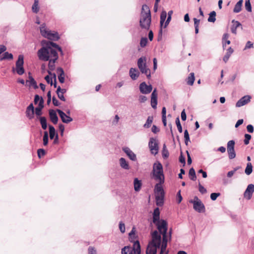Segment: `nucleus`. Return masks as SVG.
Segmentation results:
<instances>
[{"instance_id": "32", "label": "nucleus", "mask_w": 254, "mask_h": 254, "mask_svg": "<svg viewBox=\"0 0 254 254\" xmlns=\"http://www.w3.org/2000/svg\"><path fill=\"white\" fill-rule=\"evenodd\" d=\"M189 175L190 179L191 180L195 181L196 179L195 172L193 168H191V169H190Z\"/></svg>"}, {"instance_id": "19", "label": "nucleus", "mask_w": 254, "mask_h": 254, "mask_svg": "<svg viewBox=\"0 0 254 254\" xmlns=\"http://www.w3.org/2000/svg\"><path fill=\"white\" fill-rule=\"evenodd\" d=\"M34 108L32 103L30 104L27 108L26 115L28 118L32 119L34 117Z\"/></svg>"}, {"instance_id": "1", "label": "nucleus", "mask_w": 254, "mask_h": 254, "mask_svg": "<svg viewBox=\"0 0 254 254\" xmlns=\"http://www.w3.org/2000/svg\"><path fill=\"white\" fill-rule=\"evenodd\" d=\"M42 45L45 46L39 49L37 52L38 57L41 61H48L53 58L54 60H58V51L63 54L61 48L55 43L43 40L42 41Z\"/></svg>"}, {"instance_id": "6", "label": "nucleus", "mask_w": 254, "mask_h": 254, "mask_svg": "<svg viewBox=\"0 0 254 254\" xmlns=\"http://www.w3.org/2000/svg\"><path fill=\"white\" fill-rule=\"evenodd\" d=\"M41 35L50 40L56 41L59 39V36L57 32L52 31L49 30L45 24L41 25L40 27Z\"/></svg>"}, {"instance_id": "21", "label": "nucleus", "mask_w": 254, "mask_h": 254, "mask_svg": "<svg viewBox=\"0 0 254 254\" xmlns=\"http://www.w3.org/2000/svg\"><path fill=\"white\" fill-rule=\"evenodd\" d=\"M49 116L52 122L54 124H57L58 122V117L56 112L53 110H50L49 111Z\"/></svg>"}, {"instance_id": "58", "label": "nucleus", "mask_w": 254, "mask_h": 254, "mask_svg": "<svg viewBox=\"0 0 254 254\" xmlns=\"http://www.w3.org/2000/svg\"><path fill=\"white\" fill-rule=\"evenodd\" d=\"M138 100L140 103H144L147 100V98L144 95H140L139 97Z\"/></svg>"}, {"instance_id": "14", "label": "nucleus", "mask_w": 254, "mask_h": 254, "mask_svg": "<svg viewBox=\"0 0 254 254\" xmlns=\"http://www.w3.org/2000/svg\"><path fill=\"white\" fill-rule=\"evenodd\" d=\"M57 60H54V58L49 60V64H48V72L49 75L53 76V78L56 80V75L55 73H52V71H53L55 68V63Z\"/></svg>"}, {"instance_id": "56", "label": "nucleus", "mask_w": 254, "mask_h": 254, "mask_svg": "<svg viewBox=\"0 0 254 254\" xmlns=\"http://www.w3.org/2000/svg\"><path fill=\"white\" fill-rule=\"evenodd\" d=\"M220 195V193H212L210 194V198L212 200H215L217 199V198Z\"/></svg>"}, {"instance_id": "27", "label": "nucleus", "mask_w": 254, "mask_h": 254, "mask_svg": "<svg viewBox=\"0 0 254 254\" xmlns=\"http://www.w3.org/2000/svg\"><path fill=\"white\" fill-rule=\"evenodd\" d=\"M167 12L165 10H163L161 13L160 15V32H162V28H164V22H165L166 17H167Z\"/></svg>"}, {"instance_id": "59", "label": "nucleus", "mask_w": 254, "mask_h": 254, "mask_svg": "<svg viewBox=\"0 0 254 254\" xmlns=\"http://www.w3.org/2000/svg\"><path fill=\"white\" fill-rule=\"evenodd\" d=\"M52 78H53V77H50L49 75H47L45 77V79L46 81H47V82L48 83L50 84L51 85H53Z\"/></svg>"}, {"instance_id": "25", "label": "nucleus", "mask_w": 254, "mask_h": 254, "mask_svg": "<svg viewBox=\"0 0 254 254\" xmlns=\"http://www.w3.org/2000/svg\"><path fill=\"white\" fill-rule=\"evenodd\" d=\"M57 72L59 74L58 76L59 81L63 83L64 82V72L63 69L61 67H58Z\"/></svg>"}, {"instance_id": "47", "label": "nucleus", "mask_w": 254, "mask_h": 254, "mask_svg": "<svg viewBox=\"0 0 254 254\" xmlns=\"http://www.w3.org/2000/svg\"><path fill=\"white\" fill-rule=\"evenodd\" d=\"M245 8L248 11H252V6L250 0H245Z\"/></svg>"}, {"instance_id": "57", "label": "nucleus", "mask_w": 254, "mask_h": 254, "mask_svg": "<svg viewBox=\"0 0 254 254\" xmlns=\"http://www.w3.org/2000/svg\"><path fill=\"white\" fill-rule=\"evenodd\" d=\"M45 153L46 152L43 149H39L38 150V155L39 158H41V156H44Z\"/></svg>"}, {"instance_id": "39", "label": "nucleus", "mask_w": 254, "mask_h": 254, "mask_svg": "<svg viewBox=\"0 0 254 254\" xmlns=\"http://www.w3.org/2000/svg\"><path fill=\"white\" fill-rule=\"evenodd\" d=\"M49 134L50 137L51 139H53L56 134L55 129L54 127L49 126Z\"/></svg>"}, {"instance_id": "37", "label": "nucleus", "mask_w": 254, "mask_h": 254, "mask_svg": "<svg viewBox=\"0 0 254 254\" xmlns=\"http://www.w3.org/2000/svg\"><path fill=\"white\" fill-rule=\"evenodd\" d=\"M252 171H253V166L251 163H248L247 165V167H246V168L245 171V173L247 175H249L252 173Z\"/></svg>"}, {"instance_id": "8", "label": "nucleus", "mask_w": 254, "mask_h": 254, "mask_svg": "<svg viewBox=\"0 0 254 254\" xmlns=\"http://www.w3.org/2000/svg\"><path fill=\"white\" fill-rule=\"evenodd\" d=\"M137 66L140 71L145 74L147 78H150L151 76L150 71L146 65V59L144 57H142L138 59L137 61Z\"/></svg>"}, {"instance_id": "15", "label": "nucleus", "mask_w": 254, "mask_h": 254, "mask_svg": "<svg viewBox=\"0 0 254 254\" xmlns=\"http://www.w3.org/2000/svg\"><path fill=\"white\" fill-rule=\"evenodd\" d=\"M57 112L58 113L60 118L62 119V121L63 123L68 124L70 122H71L72 121V119L66 115L63 111L62 110H60L59 109H58L57 110Z\"/></svg>"}, {"instance_id": "12", "label": "nucleus", "mask_w": 254, "mask_h": 254, "mask_svg": "<svg viewBox=\"0 0 254 254\" xmlns=\"http://www.w3.org/2000/svg\"><path fill=\"white\" fill-rule=\"evenodd\" d=\"M152 90L151 85H147L145 82L141 83L139 85V90L140 92L144 94L150 93Z\"/></svg>"}, {"instance_id": "34", "label": "nucleus", "mask_w": 254, "mask_h": 254, "mask_svg": "<svg viewBox=\"0 0 254 254\" xmlns=\"http://www.w3.org/2000/svg\"><path fill=\"white\" fill-rule=\"evenodd\" d=\"M216 12L214 11H211L209 14V17L208 18V21L210 22H214L216 20Z\"/></svg>"}, {"instance_id": "44", "label": "nucleus", "mask_w": 254, "mask_h": 254, "mask_svg": "<svg viewBox=\"0 0 254 254\" xmlns=\"http://www.w3.org/2000/svg\"><path fill=\"white\" fill-rule=\"evenodd\" d=\"M61 90V88L59 86L57 90V93L58 94V97L62 101H65V99L64 96V94L61 93L60 91Z\"/></svg>"}, {"instance_id": "51", "label": "nucleus", "mask_w": 254, "mask_h": 254, "mask_svg": "<svg viewBox=\"0 0 254 254\" xmlns=\"http://www.w3.org/2000/svg\"><path fill=\"white\" fill-rule=\"evenodd\" d=\"M251 135L249 134H245V139H244V143L246 145H248L249 142L250 140L251 139Z\"/></svg>"}, {"instance_id": "45", "label": "nucleus", "mask_w": 254, "mask_h": 254, "mask_svg": "<svg viewBox=\"0 0 254 254\" xmlns=\"http://www.w3.org/2000/svg\"><path fill=\"white\" fill-rule=\"evenodd\" d=\"M48 143V133L47 131H45L43 136V144L46 146Z\"/></svg>"}, {"instance_id": "17", "label": "nucleus", "mask_w": 254, "mask_h": 254, "mask_svg": "<svg viewBox=\"0 0 254 254\" xmlns=\"http://www.w3.org/2000/svg\"><path fill=\"white\" fill-rule=\"evenodd\" d=\"M151 105L153 109H156L157 105V93L156 89H155L151 93Z\"/></svg>"}, {"instance_id": "35", "label": "nucleus", "mask_w": 254, "mask_h": 254, "mask_svg": "<svg viewBox=\"0 0 254 254\" xmlns=\"http://www.w3.org/2000/svg\"><path fill=\"white\" fill-rule=\"evenodd\" d=\"M32 9L33 12H34V13H37L39 11V0H34V3L33 5H32Z\"/></svg>"}, {"instance_id": "4", "label": "nucleus", "mask_w": 254, "mask_h": 254, "mask_svg": "<svg viewBox=\"0 0 254 254\" xmlns=\"http://www.w3.org/2000/svg\"><path fill=\"white\" fill-rule=\"evenodd\" d=\"M151 174L152 178L158 182L156 184L162 185L164 183L165 177L163 173V166L159 161H156L153 164Z\"/></svg>"}, {"instance_id": "20", "label": "nucleus", "mask_w": 254, "mask_h": 254, "mask_svg": "<svg viewBox=\"0 0 254 254\" xmlns=\"http://www.w3.org/2000/svg\"><path fill=\"white\" fill-rule=\"evenodd\" d=\"M232 23L233 25L231 28V32L232 33L236 35L237 34V29L238 27H241V29H242L243 27L242 26V24L240 23V22L238 21L233 20L232 21Z\"/></svg>"}, {"instance_id": "52", "label": "nucleus", "mask_w": 254, "mask_h": 254, "mask_svg": "<svg viewBox=\"0 0 254 254\" xmlns=\"http://www.w3.org/2000/svg\"><path fill=\"white\" fill-rule=\"evenodd\" d=\"M239 168H240V167H236V168H234L233 170H232V171H231L228 172V173H227V177H228V178H231V177H232L234 175V174L235 173V172H236V171H237Z\"/></svg>"}, {"instance_id": "46", "label": "nucleus", "mask_w": 254, "mask_h": 254, "mask_svg": "<svg viewBox=\"0 0 254 254\" xmlns=\"http://www.w3.org/2000/svg\"><path fill=\"white\" fill-rule=\"evenodd\" d=\"M184 138L186 145L188 144V142L190 141L189 134L188 130L186 129L184 131Z\"/></svg>"}, {"instance_id": "41", "label": "nucleus", "mask_w": 254, "mask_h": 254, "mask_svg": "<svg viewBox=\"0 0 254 254\" xmlns=\"http://www.w3.org/2000/svg\"><path fill=\"white\" fill-rule=\"evenodd\" d=\"M135 231V228L134 227H133L132 228V230L129 233V239L131 240V241L136 239Z\"/></svg>"}, {"instance_id": "49", "label": "nucleus", "mask_w": 254, "mask_h": 254, "mask_svg": "<svg viewBox=\"0 0 254 254\" xmlns=\"http://www.w3.org/2000/svg\"><path fill=\"white\" fill-rule=\"evenodd\" d=\"M29 81L30 82V85L33 86L34 88L36 89V88H38V86L37 85L36 82L35 81V80H34V79L33 78L30 76Z\"/></svg>"}, {"instance_id": "53", "label": "nucleus", "mask_w": 254, "mask_h": 254, "mask_svg": "<svg viewBox=\"0 0 254 254\" xmlns=\"http://www.w3.org/2000/svg\"><path fill=\"white\" fill-rule=\"evenodd\" d=\"M147 43V39L146 38H142L140 40V45L141 47L146 46Z\"/></svg>"}, {"instance_id": "48", "label": "nucleus", "mask_w": 254, "mask_h": 254, "mask_svg": "<svg viewBox=\"0 0 254 254\" xmlns=\"http://www.w3.org/2000/svg\"><path fill=\"white\" fill-rule=\"evenodd\" d=\"M176 124L177 127V128H178L179 131L180 133L182 132V131H183L182 127V126L181 125V123L180 122V119H179V117L177 118L176 119Z\"/></svg>"}, {"instance_id": "36", "label": "nucleus", "mask_w": 254, "mask_h": 254, "mask_svg": "<svg viewBox=\"0 0 254 254\" xmlns=\"http://www.w3.org/2000/svg\"><path fill=\"white\" fill-rule=\"evenodd\" d=\"M194 81V75L193 72L190 74L188 78L187 83L189 85H192Z\"/></svg>"}, {"instance_id": "40", "label": "nucleus", "mask_w": 254, "mask_h": 254, "mask_svg": "<svg viewBox=\"0 0 254 254\" xmlns=\"http://www.w3.org/2000/svg\"><path fill=\"white\" fill-rule=\"evenodd\" d=\"M227 152L230 159H232L235 158L236 153L234 149H228Z\"/></svg>"}, {"instance_id": "63", "label": "nucleus", "mask_w": 254, "mask_h": 254, "mask_svg": "<svg viewBox=\"0 0 254 254\" xmlns=\"http://www.w3.org/2000/svg\"><path fill=\"white\" fill-rule=\"evenodd\" d=\"M186 159H185V157L183 156L182 154H181L179 157V161L181 163H183L184 164V166L185 165V163H186Z\"/></svg>"}, {"instance_id": "54", "label": "nucleus", "mask_w": 254, "mask_h": 254, "mask_svg": "<svg viewBox=\"0 0 254 254\" xmlns=\"http://www.w3.org/2000/svg\"><path fill=\"white\" fill-rule=\"evenodd\" d=\"M119 229H120V231L122 233H125V230H126L125 225L122 222H120L119 223Z\"/></svg>"}, {"instance_id": "50", "label": "nucleus", "mask_w": 254, "mask_h": 254, "mask_svg": "<svg viewBox=\"0 0 254 254\" xmlns=\"http://www.w3.org/2000/svg\"><path fill=\"white\" fill-rule=\"evenodd\" d=\"M235 141L233 140H230L227 143V150L234 149Z\"/></svg>"}, {"instance_id": "22", "label": "nucleus", "mask_w": 254, "mask_h": 254, "mask_svg": "<svg viewBox=\"0 0 254 254\" xmlns=\"http://www.w3.org/2000/svg\"><path fill=\"white\" fill-rule=\"evenodd\" d=\"M129 75L133 80H135L139 75V72L135 68H130L129 70Z\"/></svg>"}, {"instance_id": "24", "label": "nucleus", "mask_w": 254, "mask_h": 254, "mask_svg": "<svg viewBox=\"0 0 254 254\" xmlns=\"http://www.w3.org/2000/svg\"><path fill=\"white\" fill-rule=\"evenodd\" d=\"M44 100L41 97L40 102L38 104V107L35 109V114L37 116H40L42 114V109H43L44 105Z\"/></svg>"}, {"instance_id": "42", "label": "nucleus", "mask_w": 254, "mask_h": 254, "mask_svg": "<svg viewBox=\"0 0 254 254\" xmlns=\"http://www.w3.org/2000/svg\"><path fill=\"white\" fill-rule=\"evenodd\" d=\"M12 60L13 59V55L11 53H9L8 52H5L3 55V57L1 59V60Z\"/></svg>"}, {"instance_id": "30", "label": "nucleus", "mask_w": 254, "mask_h": 254, "mask_svg": "<svg viewBox=\"0 0 254 254\" xmlns=\"http://www.w3.org/2000/svg\"><path fill=\"white\" fill-rule=\"evenodd\" d=\"M243 0H240L239 1H238L236 4H235L233 11L235 13H238L241 11L242 9V6L243 4Z\"/></svg>"}, {"instance_id": "9", "label": "nucleus", "mask_w": 254, "mask_h": 254, "mask_svg": "<svg viewBox=\"0 0 254 254\" xmlns=\"http://www.w3.org/2000/svg\"><path fill=\"white\" fill-rule=\"evenodd\" d=\"M23 64L24 57L23 55H20L18 56V60L16 62L15 68H12V71H16L18 75H22L25 72Z\"/></svg>"}, {"instance_id": "62", "label": "nucleus", "mask_w": 254, "mask_h": 254, "mask_svg": "<svg viewBox=\"0 0 254 254\" xmlns=\"http://www.w3.org/2000/svg\"><path fill=\"white\" fill-rule=\"evenodd\" d=\"M181 118L184 121H186L187 119V116L185 110H183L181 113Z\"/></svg>"}, {"instance_id": "7", "label": "nucleus", "mask_w": 254, "mask_h": 254, "mask_svg": "<svg viewBox=\"0 0 254 254\" xmlns=\"http://www.w3.org/2000/svg\"><path fill=\"white\" fill-rule=\"evenodd\" d=\"M140 245L138 241L134 242L133 247L126 246L122 249V254H140Z\"/></svg>"}, {"instance_id": "2", "label": "nucleus", "mask_w": 254, "mask_h": 254, "mask_svg": "<svg viewBox=\"0 0 254 254\" xmlns=\"http://www.w3.org/2000/svg\"><path fill=\"white\" fill-rule=\"evenodd\" d=\"M153 222L156 225L158 232L162 235L163 242L162 244L161 254L165 251L167 246L168 238L167 236V223L164 220H160V211L158 208L154 210L153 213Z\"/></svg>"}, {"instance_id": "60", "label": "nucleus", "mask_w": 254, "mask_h": 254, "mask_svg": "<svg viewBox=\"0 0 254 254\" xmlns=\"http://www.w3.org/2000/svg\"><path fill=\"white\" fill-rule=\"evenodd\" d=\"M247 131L250 133H253L254 131V127L252 125H249L247 127Z\"/></svg>"}, {"instance_id": "5", "label": "nucleus", "mask_w": 254, "mask_h": 254, "mask_svg": "<svg viewBox=\"0 0 254 254\" xmlns=\"http://www.w3.org/2000/svg\"><path fill=\"white\" fill-rule=\"evenodd\" d=\"M162 185L156 184L154 187L156 203L158 206H161L164 203L165 192Z\"/></svg>"}, {"instance_id": "29", "label": "nucleus", "mask_w": 254, "mask_h": 254, "mask_svg": "<svg viewBox=\"0 0 254 254\" xmlns=\"http://www.w3.org/2000/svg\"><path fill=\"white\" fill-rule=\"evenodd\" d=\"M133 186L135 191H139L141 187V181L138 180L137 178H135L133 181Z\"/></svg>"}, {"instance_id": "64", "label": "nucleus", "mask_w": 254, "mask_h": 254, "mask_svg": "<svg viewBox=\"0 0 254 254\" xmlns=\"http://www.w3.org/2000/svg\"><path fill=\"white\" fill-rule=\"evenodd\" d=\"M253 46V44L251 41H248L246 43L245 49H249Z\"/></svg>"}, {"instance_id": "55", "label": "nucleus", "mask_w": 254, "mask_h": 254, "mask_svg": "<svg viewBox=\"0 0 254 254\" xmlns=\"http://www.w3.org/2000/svg\"><path fill=\"white\" fill-rule=\"evenodd\" d=\"M199 191L202 194L205 193L207 192L206 189L204 188L200 183L198 184Z\"/></svg>"}, {"instance_id": "23", "label": "nucleus", "mask_w": 254, "mask_h": 254, "mask_svg": "<svg viewBox=\"0 0 254 254\" xmlns=\"http://www.w3.org/2000/svg\"><path fill=\"white\" fill-rule=\"evenodd\" d=\"M229 38V35L228 33H225L223 35L222 39V46L223 49H224L226 46V45H229L231 43L230 41L228 39Z\"/></svg>"}, {"instance_id": "10", "label": "nucleus", "mask_w": 254, "mask_h": 254, "mask_svg": "<svg viewBox=\"0 0 254 254\" xmlns=\"http://www.w3.org/2000/svg\"><path fill=\"white\" fill-rule=\"evenodd\" d=\"M190 202L193 204V208L197 212L200 213L205 211L204 204L197 196H194L193 199L190 200Z\"/></svg>"}, {"instance_id": "31", "label": "nucleus", "mask_w": 254, "mask_h": 254, "mask_svg": "<svg viewBox=\"0 0 254 254\" xmlns=\"http://www.w3.org/2000/svg\"><path fill=\"white\" fill-rule=\"evenodd\" d=\"M39 120H40V123H41L42 128L44 129H46L47 127V120H46V118L44 117H40L39 118Z\"/></svg>"}, {"instance_id": "33", "label": "nucleus", "mask_w": 254, "mask_h": 254, "mask_svg": "<svg viewBox=\"0 0 254 254\" xmlns=\"http://www.w3.org/2000/svg\"><path fill=\"white\" fill-rule=\"evenodd\" d=\"M153 118L152 116H149L147 118L146 123L143 125V127L145 128H149L153 122Z\"/></svg>"}, {"instance_id": "38", "label": "nucleus", "mask_w": 254, "mask_h": 254, "mask_svg": "<svg viewBox=\"0 0 254 254\" xmlns=\"http://www.w3.org/2000/svg\"><path fill=\"white\" fill-rule=\"evenodd\" d=\"M173 11L172 10H170L168 13V17H167V19L166 20V21H165V24H164V28H166L169 24V23H170L171 20V17H172V15L173 14Z\"/></svg>"}, {"instance_id": "43", "label": "nucleus", "mask_w": 254, "mask_h": 254, "mask_svg": "<svg viewBox=\"0 0 254 254\" xmlns=\"http://www.w3.org/2000/svg\"><path fill=\"white\" fill-rule=\"evenodd\" d=\"M169 155V152L167 149L165 144L163 145V150H162V156L164 158L168 157Z\"/></svg>"}, {"instance_id": "3", "label": "nucleus", "mask_w": 254, "mask_h": 254, "mask_svg": "<svg viewBox=\"0 0 254 254\" xmlns=\"http://www.w3.org/2000/svg\"><path fill=\"white\" fill-rule=\"evenodd\" d=\"M151 22V16L150 9L147 5L143 4L142 6L139 19L140 26L142 29L147 30L150 28Z\"/></svg>"}, {"instance_id": "26", "label": "nucleus", "mask_w": 254, "mask_h": 254, "mask_svg": "<svg viewBox=\"0 0 254 254\" xmlns=\"http://www.w3.org/2000/svg\"><path fill=\"white\" fill-rule=\"evenodd\" d=\"M120 165L121 167L125 170H129V166L128 162L124 158H121L119 160Z\"/></svg>"}, {"instance_id": "13", "label": "nucleus", "mask_w": 254, "mask_h": 254, "mask_svg": "<svg viewBox=\"0 0 254 254\" xmlns=\"http://www.w3.org/2000/svg\"><path fill=\"white\" fill-rule=\"evenodd\" d=\"M254 192V185L250 184L248 186L244 193V197L247 200L251 199Z\"/></svg>"}, {"instance_id": "61", "label": "nucleus", "mask_w": 254, "mask_h": 254, "mask_svg": "<svg viewBox=\"0 0 254 254\" xmlns=\"http://www.w3.org/2000/svg\"><path fill=\"white\" fill-rule=\"evenodd\" d=\"M88 254H96V251L94 248L89 247L88 248Z\"/></svg>"}, {"instance_id": "16", "label": "nucleus", "mask_w": 254, "mask_h": 254, "mask_svg": "<svg viewBox=\"0 0 254 254\" xmlns=\"http://www.w3.org/2000/svg\"><path fill=\"white\" fill-rule=\"evenodd\" d=\"M251 98V96L249 95L243 97L236 103V106L237 107H240L245 105L250 102Z\"/></svg>"}, {"instance_id": "28", "label": "nucleus", "mask_w": 254, "mask_h": 254, "mask_svg": "<svg viewBox=\"0 0 254 254\" xmlns=\"http://www.w3.org/2000/svg\"><path fill=\"white\" fill-rule=\"evenodd\" d=\"M234 51L231 47H229L227 50L225 55L223 57V61L225 63H227L230 57L233 54Z\"/></svg>"}, {"instance_id": "11", "label": "nucleus", "mask_w": 254, "mask_h": 254, "mask_svg": "<svg viewBox=\"0 0 254 254\" xmlns=\"http://www.w3.org/2000/svg\"><path fill=\"white\" fill-rule=\"evenodd\" d=\"M148 146L152 154L156 155L158 153L159 150L158 143L155 138H151L150 139Z\"/></svg>"}, {"instance_id": "18", "label": "nucleus", "mask_w": 254, "mask_h": 254, "mask_svg": "<svg viewBox=\"0 0 254 254\" xmlns=\"http://www.w3.org/2000/svg\"><path fill=\"white\" fill-rule=\"evenodd\" d=\"M123 150L131 160L133 161L136 160V155L128 147H124L123 148Z\"/></svg>"}]
</instances>
